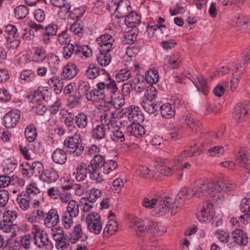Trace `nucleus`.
I'll use <instances>...</instances> for the list:
<instances>
[{"label": "nucleus", "instance_id": "1", "mask_svg": "<svg viewBox=\"0 0 250 250\" xmlns=\"http://www.w3.org/2000/svg\"><path fill=\"white\" fill-rule=\"evenodd\" d=\"M228 182L226 180H223L215 184L205 179H199L195 181L192 187L193 194L198 197L208 194L213 200L222 201L224 199L223 190L228 191L233 188L232 185Z\"/></svg>", "mask_w": 250, "mask_h": 250}, {"label": "nucleus", "instance_id": "2", "mask_svg": "<svg viewBox=\"0 0 250 250\" xmlns=\"http://www.w3.org/2000/svg\"><path fill=\"white\" fill-rule=\"evenodd\" d=\"M129 228L133 229L134 233L140 236L143 232H150L153 234L162 235L167 231V228L148 219L142 220L136 216L130 218Z\"/></svg>", "mask_w": 250, "mask_h": 250}, {"label": "nucleus", "instance_id": "3", "mask_svg": "<svg viewBox=\"0 0 250 250\" xmlns=\"http://www.w3.org/2000/svg\"><path fill=\"white\" fill-rule=\"evenodd\" d=\"M158 201L156 209L153 210L154 213L157 216L164 215L169 211L170 208H171V214L174 215L183 206V202H180L179 200L176 199L171 207L172 199L166 196H159Z\"/></svg>", "mask_w": 250, "mask_h": 250}, {"label": "nucleus", "instance_id": "4", "mask_svg": "<svg viewBox=\"0 0 250 250\" xmlns=\"http://www.w3.org/2000/svg\"><path fill=\"white\" fill-rule=\"evenodd\" d=\"M107 9L109 12H114L118 18L125 17L131 10L128 0H109Z\"/></svg>", "mask_w": 250, "mask_h": 250}, {"label": "nucleus", "instance_id": "5", "mask_svg": "<svg viewBox=\"0 0 250 250\" xmlns=\"http://www.w3.org/2000/svg\"><path fill=\"white\" fill-rule=\"evenodd\" d=\"M82 141L81 134L76 132L73 136L67 137L64 141L63 145L69 149L70 153L80 156L84 151V146Z\"/></svg>", "mask_w": 250, "mask_h": 250}, {"label": "nucleus", "instance_id": "6", "mask_svg": "<svg viewBox=\"0 0 250 250\" xmlns=\"http://www.w3.org/2000/svg\"><path fill=\"white\" fill-rule=\"evenodd\" d=\"M242 60L243 65L239 64L235 65V71L232 74V79L230 81V89L232 91H233L236 89L239 84L242 74L245 69V64L250 62V48H246L242 54Z\"/></svg>", "mask_w": 250, "mask_h": 250}, {"label": "nucleus", "instance_id": "7", "mask_svg": "<svg viewBox=\"0 0 250 250\" xmlns=\"http://www.w3.org/2000/svg\"><path fill=\"white\" fill-rule=\"evenodd\" d=\"M87 229L91 233L98 234L103 229V223L100 215L97 212H93L86 217Z\"/></svg>", "mask_w": 250, "mask_h": 250}, {"label": "nucleus", "instance_id": "8", "mask_svg": "<svg viewBox=\"0 0 250 250\" xmlns=\"http://www.w3.org/2000/svg\"><path fill=\"white\" fill-rule=\"evenodd\" d=\"M113 33V31H110V34L105 33L97 39L100 52H110L115 47V40L112 36Z\"/></svg>", "mask_w": 250, "mask_h": 250}, {"label": "nucleus", "instance_id": "9", "mask_svg": "<svg viewBox=\"0 0 250 250\" xmlns=\"http://www.w3.org/2000/svg\"><path fill=\"white\" fill-rule=\"evenodd\" d=\"M230 241L228 245L230 249L235 247L236 244L245 246L248 243L247 234L243 230L236 229L231 232Z\"/></svg>", "mask_w": 250, "mask_h": 250}, {"label": "nucleus", "instance_id": "10", "mask_svg": "<svg viewBox=\"0 0 250 250\" xmlns=\"http://www.w3.org/2000/svg\"><path fill=\"white\" fill-rule=\"evenodd\" d=\"M26 165L28 168L27 169H23V171H25L23 172L24 174H25L29 178L34 175L41 179L44 171V167L42 163L37 161L33 162L31 164L27 163Z\"/></svg>", "mask_w": 250, "mask_h": 250}, {"label": "nucleus", "instance_id": "11", "mask_svg": "<svg viewBox=\"0 0 250 250\" xmlns=\"http://www.w3.org/2000/svg\"><path fill=\"white\" fill-rule=\"evenodd\" d=\"M21 112L18 109H13L7 113L3 117V125L7 128H12L19 123Z\"/></svg>", "mask_w": 250, "mask_h": 250}, {"label": "nucleus", "instance_id": "12", "mask_svg": "<svg viewBox=\"0 0 250 250\" xmlns=\"http://www.w3.org/2000/svg\"><path fill=\"white\" fill-rule=\"evenodd\" d=\"M213 204L208 201L203 203L201 211L197 214V218L201 222H206L210 220L214 215Z\"/></svg>", "mask_w": 250, "mask_h": 250}, {"label": "nucleus", "instance_id": "13", "mask_svg": "<svg viewBox=\"0 0 250 250\" xmlns=\"http://www.w3.org/2000/svg\"><path fill=\"white\" fill-rule=\"evenodd\" d=\"M249 104L247 103H239L236 104L233 111V118L239 123L245 121L248 115Z\"/></svg>", "mask_w": 250, "mask_h": 250}, {"label": "nucleus", "instance_id": "14", "mask_svg": "<svg viewBox=\"0 0 250 250\" xmlns=\"http://www.w3.org/2000/svg\"><path fill=\"white\" fill-rule=\"evenodd\" d=\"M59 222L60 217L56 209L51 208L47 213H45L44 224L47 228L56 226Z\"/></svg>", "mask_w": 250, "mask_h": 250}, {"label": "nucleus", "instance_id": "15", "mask_svg": "<svg viewBox=\"0 0 250 250\" xmlns=\"http://www.w3.org/2000/svg\"><path fill=\"white\" fill-rule=\"evenodd\" d=\"M58 30V26L56 24L51 23L46 26L42 35L44 43H49L51 40L50 37L56 35Z\"/></svg>", "mask_w": 250, "mask_h": 250}, {"label": "nucleus", "instance_id": "16", "mask_svg": "<svg viewBox=\"0 0 250 250\" xmlns=\"http://www.w3.org/2000/svg\"><path fill=\"white\" fill-rule=\"evenodd\" d=\"M104 83V89L106 92L107 95H109L110 97L114 96L120 95V91L117 86L116 82L114 80H112L110 77H108V80Z\"/></svg>", "mask_w": 250, "mask_h": 250}, {"label": "nucleus", "instance_id": "17", "mask_svg": "<svg viewBox=\"0 0 250 250\" xmlns=\"http://www.w3.org/2000/svg\"><path fill=\"white\" fill-rule=\"evenodd\" d=\"M59 178L57 171L53 168L44 170L41 179L44 183L50 184L56 182Z\"/></svg>", "mask_w": 250, "mask_h": 250}, {"label": "nucleus", "instance_id": "18", "mask_svg": "<svg viewBox=\"0 0 250 250\" xmlns=\"http://www.w3.org/2000/svg\"><path fill=\"white\" fill-rule=\"evenodd\" d=\"M67 158L66 152L60 148H57L52 154L53 161L57 164L63 165L65 163Z\"/></svg>", "mask_w": 250, "mask_h": 250}, {"label": "nucleus", "instance_id": "19", "mask_svg": "<svg viewBox=\"0 0 250 250\" xmlns=\"http://www.w3.org/2000/svg\"><path fill=\"white\" fill-rule=\"evenodd\" d=\"M126 133L135 137H141L145 134V129L143 125L138 123H132L126 128Z\"/></svg>", "mask_w": 250, "mask_h": 250}, {"label": "nucleus", "instance_id": "20", "mask_svg": "<svg viewBox=\"0 0 250 250\" xmlns=\"http://www.w3.org/2000/svg\"><path fill=\"white\" fill-rule=\"evenodd\" d=\"M78 71L79 69L75 63H69L63 68L61 75L64 79L69 80L74 78Z\"/></svg>", "mask_w": 250, "mask_h": 250}, {"label": "nucleus", "instance_id": "21", "mask_svg": "<svg viewBox=\"0 0 250 250\" xmlns=\"http://www.w3.org/2000/svg\"><path fill=\"white\" fill-rule=\"evenodd\" d=\"M24 194H26V196L29 197L31 200L34 199L35 197L42 198V194L37 184L33 183H30L26 187Z\"/></svg>", "mask_w": 250, "mask_h": 250}, {"label": "nucleus", "instance_id": "22", "mask_svg": "<svg viewBox=\"0 0 250 250\" xmlns=\"http://www.w3.org/2000/svg\"><path fill=\"white\" fill-rule=\"evenodd\" d=\"M45 213L42 210L38 209H34L31 212L25 215V218L31 223H35L43 220L44 219Z\"/></svg>", "mask_w": 250, "mask_h": 250}, {"label": "nucleus", "instance_id": "23", "mask_svg": "<svg viewBox=\"0 0 250 250\" xmlns=\"http://www.w3.org/2000/svg\"><path fill=\"white\" fill-rule=\"evenodd\" d=\"M47 83L50 87H54V92L56 94H59L62 92L64 85L63 80L57 76L49 79Z\"/></svg>", "mask_w": 250, "mask_h": 250}, {"label": "nucleus", "instance_id": "24", "mask_svg": "<svg viewBox=\"0 0 250 250\" xmlns=\"http://www.w3.org/2000/svg\"><path fill=\"white\" fill-rule=\"evenodd\" d=\"M125 17V22L130 27L138 26L141 22L140 17L135 12L131 11Z\"/></svg>", "mask_w": 250, "mask_h": 250}, {"label": "nucleus", "instance_id": "25", "mask_svg": "<svg viewBox=\"0 0 250 250\" xmlns=\"http://www.w3.org/2000/svg\"><path fill=\"white\" fill-rule=\"evenodd\" d=\"M88 117L86 114L80 112L75 116V124L81 130L86 128L88 124Z\"/></svg>", "mask_w": 250, "mask_h": 250}, {"label": "nucleus", "instance_id": "26", "mask_svg": "<svg viewBox=\"0 0 250 250\" xmlns=\"http://www.w3.org/2000/svg\"><path fill=\"white\" fill-rule=\"evenodd\" d=\"M128 119L132 123L139 122L142 120V115L139 107L137 106H131L129 109Z\"/></svg>", "mask_w": 250, "mask_h": 250}, {"label": "nucleus", "instance_id": "27", "mask_svg": "<svg viewBox=\"0 0 250 250\" xmlns=\"http://www.w3.org/2000/svg\"><path fill=\"white\" fill-rule=\"evenodd\" d=\"M88 166L84 163H81L77 167L76 171L74 173L76 180L78 182L84 181L87 176Z\"/></svg>", "mask_w": 250, "mask_h": 250}, {"label": "nucleus", "instance_id": "28", "mask_svg": "<svg viewBox=\"0 0 250 250\" xmlns=\"http://www.w3.org/2000/svg\"><path fill=\"white\" fill-rule=\"evenodd\" d=\"M35 245L39 248H42L46 246H50L51 244L47 233H39L36 235L34 239Z\"/></svg>", "mask_w": 250, "mask_h": 250}, {"label": "nucleus", "instance_id": "29", "mask_svg": "<svg viewBox=\"0 0 250 250\" xmlns=\"http://www.w3.org/2000/svg\"><path fill=\"white\" fill-rule=\"evenodd\" d=\"M166 64L171 69H176L179 67L182 59L180 55L176 53L168 57L166 60Z\"/></svg>", "mask_w": 250, "mask_h": 250}, {"label": "nucleus", "instance_id": "30", "mask_svg": "<svg viewBox=\"0 0 250 250\" xmlns=\"http://www.w3.org/2000/svg\"><path fill=\"white\" fill-rule=\"evenodd\" d=\"M161 113L163 117L166 119H170L174 116L175 109L170 104H165L163 105L160 104Z\"/></svg>", "mask_w": 250, "mask_h": 250}, {"label": "nucleus", "instance_id": "31", "mask_svg": "<svg viewBox=\"0 0 250 250\" xmlns=\"http://www.w3.org/2000/svg\"><path fill=\"white\" fill-rule=\"evenodd\" d=\"M235 27L237 30L247 29L248 27L249 19L243 15H237L233 19Z\"/></svg>", "mask_w": 250, "mask_h": 250}, {"label": "nucleus", "instance_id": "32", "mask_svg": "<svg viewBox=\"0 0 250 250\" xmlns=\"http://www.w3.org/2000/svg\"><path fill=\"white\" fill-rule=\"evenodd\" d=\"M144 109L149 114L156 115L160 108V104H154L152 101L146 100L142 103Z\"/></svg>", "mask_w": 250, "mask_h": 250}, {"label": "nucleus", "instance_id": "33", "mask_svg": "<svg viewBox=\"0 0 250 250\" xmlns=\"http://www.w3.org/2000/svg\"><path fill=\"white\" fill-rule=\"evenodd\" d=\"M197 82H192L194 83L197 89L203 92L205 95H207L208 92V87L207 85V81L206 79L202 75L197 77Z\"/></svg>", "mask_w": 250, "mask_h": 250}, {"label": "nucleus", "instance_id": "34", "mask_svg": "<svg viewBox=\"0 0 250 250\" xmlns=\"http://www.w3.org/2000/svg\"><path fill=\"white\" fill-rule=\"evenodd\" d=\"M83 232L81 224H77L70 234L69 240L72 244H75L83 237Z\"/></svg>", "mask_w": 250, "mask_h": 250}, {"label": "nucleus", "instance_id": "35", "mask_svg": "<svg viewBox=\"0 0 250 250\" xmlns=\"http://www.w3.org/2000/svg\"><path fill=\"white\" fill-rule=\"evenodd\" d=\"M118 225L117 222L113 218L109 219L107 225L104 229L103 233L104 236L112 235L118 230Z\"/></svg>", "mask_w": 250, "mask_h": 250}, {"label": "nucleus", "instance_id": "36", "mask_svg": "<svg viewBox=\"0 0 250 250\" xmlns=\"http://www.w3.org/2000/svg\"><path fill=\"white\" fill-rule=\"evenodd\" d=\"M31 199L29 197L24 194V191H22L19 195L17 198L19 207L23 210H27L30 207V201Z\"/></svg>", "mask_w": 250, "mask_h": 250}, {"label": "nucleus", "instance_id": "37", "mask_svg": "<svg viewBox=\"0 0 250 250\" xmlns=\"http://www.w3.org/2000/svg\"><path fill=\"white\" fill-rule=\"evenodd\" d=\"M80 205L75 200H72L69 202L66 210L64 212L71 217H76L79 214Z\"/></svg>", "mask_w": 250, "mask_h": 250}, {"label": "nucleus", "instance_id": "38", "mask_svg": "<svg viewBox=\"0 0 250 250\" xmlns=\"http://www.w3.org/2000/svg\"><path fill=\"white\" fill-rule=\"evenodd\" d=\"M159 195L145 197L142 202V205L148 209L155 210Z\"/></svg>", "mask_w": 250, "mask_h": 250}, {"label": "nucleus", "instance_id": "39", "mask_svg": "<svg viewBox=\"0 0 250 250\" xmlns=\"http://www.w3.org/2000/svg\"><path fill=\"white\" fill-rule=\"evenodd\" d=\"M115 115H117L116 113L113 110H112L111 108L107 110H104V111L100 116L102 125H106L107 124L110 123L111 121L115 118Z\"/></svg>", "mask_w": 250, "mask_h": 250}, {"label": "nucleus", "instance_id": "40", "mask_svg": "<svg viewBox=\"0 0 250 250\" xmlns=\"http://www.w3.org/2000/svg\"><path fill=\"white\" fill-rule=\"evenodd\" d=\"M103 125H96L92 130V136L95 139L101 140L106 137V129Z\"/></svg>", "mask_w": 250, "mask_h": 250}, {"label": "nucleus", "instance_id": "41", "mask_svg": "<svg viewBox=\"0 0 250 250\" xmlns=\"http://www.w3.org/2000/svg\"><path fill=\"white\" fill-rule=\"evenodd\" d=\"M104 164V158L101 155H96L88 166V168L93 167V169L101 170Z\"/></svg>", "mask_w": 250, "mask_h": 250}, {"label": "nucleus", "instance_id": "42", "mask_svg": "<svg viewBox=\"0 0 250 250\" xmlns=\"http://www.w3.org/2000/svg\"><path fill=\"white\" fill-rule=\"evenodd\" d=\"M58 7L60 8L58 14L61 19H70L72 11L71 6L67 1L64 2V5L58 6Z\"/></svg>", "mask_w": 250, "mask_h": 250}, {"label": "nucleus", "instance_id": "43", "mask_svg": "<svg viewBox=\"0 0 250 250\" xmlns=\"http://www.w3.org/2000/svg\"><path fill=\"white\" fill-rule=\"evenodd\" d=\"M100 74L99 67L93 63H90L85 71V75L89 79H95L99 76Z\"/></svg>", "mask_w": 250, "mask_h": 250}, {"label": "nucleus", "instance_id": "44", "mask_svg": "<svg viewBox=\"0 0 250 250\" xmlns=\"http://www.w3.org/2000/svg\"><path fill=\"white\" fill-rule=\"evenodd\" d=\"M24 135L27 140L29 142H33L37 137V130L35 125L30 124L25 129Z\"/></svg>", "mask_w": 250, "mask_h": 250}, {"label": "nucleus", "instance_id": "45", "mask_svg": "<svg viewBox=\"0 0 250 250\" xmlns=\"http://www.w3.org/2000/svg\"><path fill=\"white\" fill-rule=\"evenodd\" d=\"M111 60V56L109 52H100V54L97 57L98 64L101 66L108 65Z\"/></svg>", "mask_w": 250, "mask_h": 250}, {"label": "nucleus", "instance_id": "46", "mask_svg": "<svg viewBox=\"0 0 250 250\" xmlns=\"http://www.w3.org/2000/svg\"><path fill=\"white\" fill-rule=\"evenodd\" d=\"M137 31L135 29H131L128 32L124 33L123 42L125 44H132L137 39Z\"/></svg>", "mask_w": 250, "mask_h": 250}, {"label": "nucleus", "instance_id": "47", "mask_svg": "<svg viewBox=\"0 0 250 250\" xmlns=\"http://www.w3.org/2000/svg\"><path fill=\"white\" fill-rule=\"evenodd\" d=\"M29 10L28 7L23 5H20L17 6L14 10L15 16L18 19L22 20L28 14Z\"/></svg>", "mask_w": 250, "mask_h": 250}, {"label": "nucleus", "instance_id": "48", "mask_svg": "<svg viewBox=\"0 0 250 250\" xmlns=\"http://www.w3.org/2000/svg\"><path fill=\"white\" fill-rule=\"evenodd\" d=\"M101 194L102 192L100 189L93 188L87 191L85 198L89 202H95L98 198L101 197Z\"/></svg>", "mask_w": 250, "mask_h": 250}, {"label": "nucleus", "instance_id": "49", "mask_svg": "<svg viewBox=\"0 0 250 250\" xmlns=\"http://www.w3.org/2000/svg\"><path fill=\"white\" fill-rule=\"evenodd\" d=\"M159 77L158 72L155 69H150L146 74V81L151 84L157 83Z\"/></svg>", "mask_w": 250, "mask_h": 250}, {"label": "nucleus", "instance_id": "50", "mask_svg": "<svg viewBox=\"0 0 250 250\" xmlns=\"http://www.w3.org/2000/svg\"><path fill=\"white\" fill-rule=\"evenodd\" d=\"M131 76V72L127 68L122 69L116 74V78L118 82L127 80Z\"/></svg>", "mask_w": 250, "mask_h": 250}, {"label": "nucleus", "instance_id": "51", "mask_svg": "<svg viewBox=\"0 0 250 250\" xmlns=\"http://www.w3.org/2000/svg\"><path fill=\"white\" fill-rule=\"evenodd\" d=\"M214 234L220 242L223 243H227L228 246L231 242L230 241H231V236H229V234L224 230L218 229L215 231Z\"/></svg>", "mask_w": 250, "mask_h": 250}, {"label": "nucleus", "instance_id": "52", "mask_svg": "<svg viewBox=\"0 0 250 250\" xmlns=\"http://www.w3.org/2000/svg\"><path fill=\"white\" fill-rule=\"evenodd\" d=\"M180 126L174 125L169 129L167 137L168 139L171 140H176L178 139L180 135Z\"/></svg>", "mask_w": 250, "mask_h": 250}, {"label": "nucleus", "instance_id": "53", "mask_svg": "<svg viewBox=\"0 0 250 250\" xmlns=\"http://www.w3.org/2000/svg\"><path fill=\"white\" fill-rule=\"evenodd\" d=\"M110 138L113 141L118 143L124 142L125 140V135L122 131V128L111 133Z\"/></svg>", "mask_w": 250, "mask_h": 250}, {"label": "nucleus", "instance_id": "54", "mask_svg": "<svg viewBox=\"0 0 250 250\" xmlns=\"http://www.w3.org/2000/svg\"><path fill=\"white\" fill-rule=\"evenodd\" d=\"M100 169H95L92 168H88V171L90 174V178L92 181L97 183H101L103 180L102 175L100 173Z\"/></svg>", "mask_w": 250, "mask_h": 250}, {"label": "nucleus", "instance_id": "55", "mask_svg": "<svg viewBox=\"0 0 250 250\" xmlns=\"http://www.w3.org/2000/svg\"><path fill=\"white\" fill-rule=\"evenodd\" d=\"M35 74L31 70H25L21 72L20 78L26 82L30 83L33 81L35 79Z\"/></svg>", "mask_w": 250, "mask_h": 250}, {"label": "nucleus", "instance_id": "56", "mask_svg": "<svg viewBox=\"0 0 250 250\" xmlns=\"http://www.w3.org/2000/svg\"><path fill=\"white\" fill-rule=\"evenodd\" d=\"M90 86L87 81H80L78 85V92L80 96H86L89 93Z\"/></svg>", "mask_w": 250, "mask_h": 250}, {"label": "nucleus", "instance_id": "57", "mask_svg": "<svg viewBox=\"0 0 250 250\" xmlns=\"http://www.w3.org/2000/svg\"><path fill=\"white\" fill-rule=\"evenodd\" d=\"M157 95V90L156 88L152 85H148L145 93L146 100L153 101Z\"/></svg>", "mask_w": 250, "mask_h": 250}, {"label": "nucleus", "instance_id": "58", "mask_svg": "<svg viewBox=\"0 0 250 250\" xmlns=\"http://www.w3.org/2000/svg\"><path fill=\"white\" fill-rule=\"evenodd\" d=\"M193 193V188H189L185 187L181 188L178 195L180 199L182 198L187 199H190L193 197H195L194 196V194Z\"/></svg>", "mask_w": 250, "mask_h": 250}, {"label": "nucleus", "instance_id": "59", "mask_svg": "<svg viewBox=\"0 0 250 250\" xmlns=\"http://www.w3.org/2000/svg\"><path fill=\"white\" fill-rule=\"evenodd\" d=\"M237 158L241 167L246 168V167L250 164V156L248 154L239 152Z\"/></svg>", "mask_w": 250, "mask_h": 250}, {"label": "nucleus", "instance_id": "60", "mask_svg": "<svg viewBox=\"0 0 250 250\" xmlns=\"http://www.w3.org/2000/svg\"><path fill=\"white\" fill-rule=\"evenodd\" d=\"M76 49H75L73 44L68 43L63 47L62 55L64 59L68 60L72 56Z\"/></svg>", "mask_w": 250, "mask_h": 250}, {"label": "nucleus", "instance_id": "61", "mask_svg": "<svg viewBox=\"0 0 250 250\" xmlns=\"http://www.w3.org/2000/svg\"><path fill=\"white\" fill-rule=\"evenodd\" d=\"M75 217H71L65 213H63L62 217V225L65 229H69L74 223L73 218Z\"/></svg>", "mask_w": 250, "mask_h": 250}, {"label": "nucleus", "instance_id": "62", "mask_svg": "<svg viewBox=\"0 0 250 250\" xmlns=\"http://www.w3.org/2000/svg\"><path fill=\"white\" fill-rule=\"evenodd\" d=\"M117 167V163L115 161L112 160L107 161L104 166L103 172L106 174H108L111 171L116 169Z\"/></svg>", "mask_w": 250, "mask_h": 250}, {"label": "nucleus", "instance_id": "63", "mask_svg": "<svg viewBox=\"0 0 250 250\" xmlns=\"http://www.w3.org/2000/svg\"><path fill=\"white\" fill-rule=\"evenodd\" d=\"M69 30L76 35H80L82 34L83 32V25L81 21L77 20L70 26Z\"/></svg>", "mask_w": 250, "mask_h": 250}, {"label": "nucleus", "instance_id": "64", "mask_svg": "<svg viewBox=\"0 0 250 250\" xmlns=\"http://www.w3.org/2000/svg\"><path fill=\"white\" fill-rule=\"evenodd\" d=\"M240 209L246 215L250 216V198H244L242 200L240 204Z\"/></svg>", "mask_w": 250, "mask_h": 250}]
</instances>
